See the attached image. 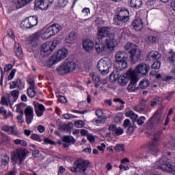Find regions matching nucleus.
Wrapping results in <instances>:
<instances>
[{
  "label": "nucleus",
  "mask_w": 175,
  "mask_h": 175,
  "mask_svg": "<svg viewBox=\"0 0 175 175\" xmlns=\"http://www.w3.org/2000/svg\"><path fill=\"white\" fill-rule=\"evenodd\" d=\"M98 41L99 43L96 42L95 44V49L98 54H107L109 50H113L116 47V38L113 33H111L106 38V44L102 43V40H98Z\"/></svg>",
  "instance_id": "f257e3e1"
},
{
  "label": "nucleus",
  "mask_w": 175,
  "mask_h": 175,
  "mask_svg": "<svg viewBox=\"0 0 175 175\" xmlns=\"http://www.w3.org/2000/svg\"><path fill=\"white\" fill-rule=\"evenodd\" d=\"M116 64L115 68L118 72L120 70H124L128 67V53L124 51H120L116 53Z\"/></svg>",
  "instance_id": "f03ea898"
},
{
  "label": "nucleus",
  "mask_w": 175,
  "mask_h": 175,
  "mask_svg": "<svg viewBox=\"0 0 175 175\" xmlns=\"http://www.w3.org/2000/svg\"><path fill=\"white\" fill-rule=\"evenodd\" d=\"M29 151L25 148H18L15 151L12 152V162L13 165H17V162H19V165H21L28 154Z\"/></svg>",
  "instance_id": "7ed1b4c3"
},
{
  "label": "nucleus",
  "mask_w": 175,
  "mask_h": 175,
  "mask_svg": "<svg viewBox=\"0 0 175 175\" xmlns=\"http://www.w3.org/2000/svg\"><path fill=\"white\" fill-rule=\"evenodd\" d=\"M162 114H163L162 108L154 112L153 117L149 120L147 124V128L149 131L154 129L155 126H158L161 122H163V117H162Z\"/></svg>",
  "instance_id": "20e7f679"
},
{
  "label": "nucleus",
  "mask_w": 175,
  "mask_h": 175,
  "mask_svg": "<svg viewBox=\"0 0 175 175\" xmlns=\"http://www.w3.org/2000/svg\"><path fill=\"white\" fill-rule=\"evenodd\" d=\"M76 69V63L70 60H65L59 67L56 68L58 75L63 76V75H68L70 72H73Z\"/></svg>",
  "instance_id": "39448f33"
},
{
  "label": "nucleus",
  "mask_w": 175,
  "mask_h": 175,
  "mask_svg": "<svg viewBox=\"0 0 175 175\" xmlns=\"http://www.w3.org/2000/svg\"><path fill=\"white\" fill-rule=\"evenodd\" d=\"M90 166V161L83 159H79L74 163V167H70L72 173H85Z\"/></svg>",
  "instance_id": "423d86ee"
},
{
  "label": "nucleus",
  "mask_w": 175,
  "mask_h": 175,
  "mask_svg": "<svg viewBox=\"0 0 175 175\" xmlns=\"http://www.w3.org/2000/svg\"><path fill=\"white\" fill-rule=\"evenodd\" d=\"M59 44V41L58 40H53L52 42H49L43 44L41 46L40 55L41 57H49L57 45Z\"/></svg>",
  "instance_id": "0eeeda50"
},
{
  "label": "nucleus",
  "mask_w": 175,
  "mask_h": 175,
  "mask_svg": "<svg viewBox=\"0 0 175 175\" xmlns=\"http://www.w3.org/2000/svg\"><path fill=\"white\" fill-rule=\"evenodd\" d=\"M110 66H111V60L109 57L101 59L97 64V68L103 75H105L110 72Z\"/></svg>",
  "instance_id": "6e6552de"
},
{
  "label": "nucleus",
  "mask_w": 175,
  "mask_h": 175,
  "mask_svg": "<svg viewBox=\"0 0 175 175\" xmlns=\"http://www.w3.org/2000/svg\"><path fill=\"white\" fill-rule=\"evenodd\" d=\"M62 29V27L59 24H53L49 27L46 31L42 34V38L44 40L49 39L52 36L57 35Z\"/></svg>",
  "instance_id": "1a4fd4ad"
},
{
  "label": "nucleus",
  "mask_w": 175,
  "mask_h": 175,
  "mask_svg": "<svg viewBox=\"0 0 175 175\" xmlns=\"http://www.w3.org/2000/svg\"><path fill=\"white\" fill-rule=\"evenodd\" d=\"M158 169H161L163 172H170V170H173V165H172V160L166 158L161 157L159 161L156 162Z\"/></svg>",
  "instance_id": "9d476101"
},
{
  "label": "nucleus",
  "mask_w": 175,
  "mask_h": 175,
  "mask_svg": "<svg viewBox=\"0 0 175 175\" xmlns=\"http://www.w3.org/2000/svg\"><path fill=\"white\" fill-rule=\"evenodd\" d=\"M150 70V65L146 64H138L135 70H132L131 68L127 72V74H129L133 72L134 75L137 77V73L139 75H142L143 76H146L148 73V71Z\"/></svg>",
  "instance_id": "9b49d317"
},
{
  "label": "nucleus",
  "mask_w": 175,
  "mask_h": 175,
  "mask_svg": "<svg viewBox=\"0 0 175 175\" xmlns=\"http://www.w3.org/2000/svg\"><path fill=\"white\" fill-rule=\"evenodd\" d=\"M162 136L161 131H157L154 133L152 142L149 145V151L151 154H155L158 152V140Z\"/></svg>",
  "instance_id": "f8f14e48"
},
{
  "label": "nucleus",
  "mask_w": 175,
  "mask_h": 175,
  "mask_svg": "<svg viewBox=\"0 0 175 175\" xmlns=\"http://www.w3.org/2000/svg\"><path fill=\"white\" fill-rule=\"evenodd\" d=\"M38 25V16H29L21 24V27L23 28H33V27Z\"/></svg>",
  "instance_id": "ddd939ff"
},
{
  "label": "nucleus",
  "mask_w": 175,
  "mask_h": 175,
  "mask_svg": "<svg viewBox=\"0 0 175 175\" xmlns=\"http://www.w3.org/2000/svg\"><path fill=\"white\" fill-rule=\"evenodd\" d=\"M127 77L131 80L127 90L129 92H135V91H136V84L137 81H139V79L136 77V75L133 72H131V71L129 74L127 73Z\"/></svg>",
  "instance_id": "4468645a"
},
{
  "label": "nucleus",
  "mask_w": 175,
  "mask_h": 175,
  "mask_svg": "<svg viewBox=\"0 0 175 175\" xmlns=\"http://www.w3.org/2000/svg\"><path fill=\"white\" fill-rule=\"evenodd\" d=\"M118 21L122 23H128L129 21V11L125 8H122L116 16Z\"/></svg>",
  "instance_id": "2eb2a0df"
},
{
  "label": "nucleus",
  "mask_w": 175,
  "mask_h": 175,
  "mask_svg": "<svg viewBox=\"0 0 175 175\" xmlns=\"http://www.w3.org/2000/svg\"><path fill=\"white\" fill-rule=\"evenodd\" d=\"M110 32V29L109 27H100L98 29L97 32V39L98 40H102L103 38H109L111 34H109Z\"/></svg>",
  "instance_id": "dca6fc26"
},
{
  "label": "nucleus",
  "mask_w": 175,
  "mask_h": 175,
  "mask_svg": "<svg viewBox=\"0 0 175 175\" xmlns=\"http://www.w3.org/2000/svg\"><path fill=\"white\" fill-rule=\"evenodd\" d=\"M131 59L133 62H137L140 59L142 55V51L137 46H134L132 51H130Z\"/></svg>",
  "instance_id": "f3484780"
},
{
  "label": "nucleus",
  "mask_w": 175,
  "mask_h": 175,
  "mask_svg": "<svg viewBox=\"0 0 175 175\" xmlns=\"http://www.w3.org/2000/svg\"><path fill=\"white\" fill-rule=\"evenodd\" d=\"M24 113L26 117V122L29 125L33 120V108L31 106H27L25 109Z\"/></svg>",
  "instance_id": "a211bd4d"
},
{
  "label": "nucleus",
  "mask_w": 175,
  "mask_h": 175,
  "mask_svg": "<svg viewBox=\"0 0 175 175\" xmlns=\"http://www.w3.org/2000/svg\"><path fill=\"white\" fill-rule=\"evenodd\" d=\"M35 6L41 10H46L50 5V0H35Z\"/></svg>",
  "instance_id": "6ab92c4d"
},
{
  "label": "nucleus",
  "mask_w": 175,
  "mask_h": 175,
  "mask_svg": "<svg viewBox=\"0 0 175 175\" xmlns=\"http://www.w3.org/2000/svg\"><path fill=\"white\" fill-rule=\"evenodd\" d=\"M68 54H69V51L68 49L65 48H62L59 49L56 53L53 55L56 57L57 60L59 62V61H62L64 58L68 57Z\"/></svg>",
  "instance_id": "aec40b11"
},
{
  "label": "nucleus",
  "mask_w": 175,
  "mask_h": 175,
  "mask_svg": "<svg viewBox=\"0 0 175 175\" xmlns=\"http://www.w3.org/2000/svg\"><path fill=\"white\" fill-rule=\"evenodd\" d=\"M162 55L158 51H152L147 55L148 61H154V59H159Z\"/></svg>",
  "instance_id": "412c9836"
},
{
  "label": "nucleus",
  "mask_w": 175,
  "mask_h": 175,
  "mask_svg": "<svg viewBox=\"0 0 175 175\" xmlns=\"http://www.w3.org/2000/svg\"><path fill=\"white\" fill-rule=\"evenodd\" d=\"M131 25L135 31H141L143 29V21L140 18L135 19L132 22Z\"/></svg>",
  "instance_id": "4be33fe9"
},
{
  "label": "nucleus",
  "mask_w": 175,
  "mask_h": 175,
  "mask_svg": "<svg viewBox=\"0 0 175 175\" xmlns=\"http://www.w3.org/2000/svg\"><path fill=\"white\" fill-rule=\"evenodd\" d=\"M11 95L8 96V102L12 104L13 102H16L17 100V98H18V95L20 94V91L15 90H12L10 92Z\"/></svg>",
  "instance_id": "5701e85b"
},
{
  "label": "nucleus",
  "mask_w": 175,
  "mask_h": 175,
  "mask_svg": "<svg viewBox=\"0 0 175 175\" xmlns=\"http://www.w3.org/2000/svg\"><path fill=\"white\" fill-rule=\"evenodd\" d=\"M83 47L85 51H92L94 42L91 40H85L83 42Z\"/></svg>",
  "instance_id": "b1692460"
},
{
  "label": "nucleus",
  "mask_w": 175,
  "mask_h": 175,
  "mask_svg": "<svg viewBox=\"0 0 175 175\" xmlns=\"http://www.w3.org/2000/svg\"><path fill=\"white\" fill-rule=\"evenodd\" d=\"M14 53L18 58H23V49L21 48V45L18 42L15 43L14 46Z\"/></svg>",
  "instance_id": "393cba45"
},
{
  "label": "nucleus",
  "mask_w": 175,
  "mask_h": 175,
  "mask_svg": "<svg viewBox=\"0 0 175 175\" xmlns=\"http://www.w3.org/2000/svg\"><path fill=\"white\" fill-rule=\"evenodd\" d=\"M16 126H4L3 127V131L4 132H8L10 135H17V131H16Z\"/></svg>",
  "instance_id": "a878e982"
},
{
  "label": "nucleus",
  "mask_w": 175,
  "mask_h": 175,
  "mask_svg": "<svg viewBox=\"0 0 175 175\" xmlns=\"http://www.w3.org/2000/svg\"><path fill=\"white\" fill-rule=\"evenodd\" d=\"M58 62H59L58 60L56 59L55 56L53 55L46 62V66H48V68H51V66H54V65H55V64H58Z\"/></svg>",
  "instance_id": "bb28decb"
},
{
  "label": "nucleus",
  "mask_w": 175,
  "mask_h": 175,
  "mask_svg": "<svg viewBox=\"0 0 175 175\" xmlns=\"http://www.w3.org/2000/svg\"><path fill=\"white\" fill-rule=\"evenodd\" d=\"M32 0H17L16 1V9H20L24 8L25 5H28L29 2H31Z\"/></svg>",
  "instance_id": "cd10ccee"
},
{
  "label": "nucleus",
  "mask_w": 175,
  "mask_h": 175,
  "mask_svg": "<svg viewBox=\"0 0 175 175\" xmlns=\"http://www.w3.org/2000/svg\"><path fill=\"white\" fill-rule=\"evenodd\" d=\"M76 39V33L75 31H71L68 36L66 38L65 40L66 43L71 44L75 42Z\"/></svg>",
  "instance_id": "c85d7f7f"
},
{
  "label": "nucleus",
  "mask_w": 175,
  "mask_h": 175,
  "mask_svg": "<svg viewBox=\"0 0 175 175\" xmlns=\"http://www.w3.org/2000/svg\"><path fill=\"white\" fill-rule=\"evenodd\" d=\"M130 5L131 8H142L143 5V1L142 0H131Z\"/></svg>",
  "instance_id": "c756f323"
},
{
  "label": "nucleus",
  "mask_w": 175,
  "mask_h": 175,
  "mask_svg": "<svg viewBox=\"0 0 175 175\" xmlns=\"http://www.w3.org/2000/svg\"><path fill=\"white\" fill-rule=\"evenodd\" d=\"M62 140L64 143H71L72 144H75L76 143V139L72 136L65 135L62 137Z\"/></svg>",
  "instance_id": "7c9ffc66"
},
{
  "label": "nucleus",
  "mask_w": 175,
  "mask_h": 175,
  "mask_svg": "<svg viewBox=\"0 0 175 175\" xmlns=\"http://www.w3.org/2000/svg\"><path fill=\"white\" fill-rule=\"evenodd\" d=\"M38 42L39 36L38 34L33 35L31 38L30 44H31V46H33V47H36V46H38Z\"/></svg>",
  "instance_id": "2f4dec72"
},
{
  "label": "nucleus",
  "mask_w": 175,
  "mask_h": 175,
  "mask_svg": "<svg viewBox=\"0 0 175 175\" xmlns=\"http://www.w3.org/2000/svg\"><path fill=\"white\" fill-rule=\"evenodd\" d=\"M126 117H129L133 120V122H136L137 118H138L139 116L137 114L135 113L133 111H130L129 112L126 113Z\"/></svg>",
  "instance_id": "473e14b6"
},
{
  "label": "nucleus",
  "mask_w": 175,
  "mask_h": 175,
  "mask_svg": "<svg viewBox=\"0 0 175 175\" xmlns=\"http://www.w3.org/2000/svg\"><path fill=\"white\" fill-rule=\"evenodd\" d=\"M148 85H150V81L147 79H142L139 83V88L142 90H146Z\"/></svg>",
  "instance_id": "72a5a7b5"
},
{
  "label": "nucleus",
  "mask_w": 175,
  "mask_h": 175,
  "mask_svg": "<svg viewBox=\"0 0 175 175\" xmlns=\"http://www.w3.org/2000/svg\"><path fill=\"white\" fill-rule=\"evenodd\" d=\"M130 78L128 77V73L126 74V77L122 76L121 75L120 77V85L122 87H125V85H126V84H128V81L129 80Z\"/></svg>",
  "instance_id": "f704fd0d"
},
{
  "label": "nucleus",
  "mask_w": 175,
  "mask_h": 175,
  "mask_svg": "<svg viewBox=\"0 0 175 175\" xmlns=\"http://www.w3.org/2000/svg\"><path fill=\"white\" fill-rule=\"evenodd\" d=\"M121 76L122 75H120L118 72H112L109 76V79L111 81H117V80H120L121 79Z\"/></svg>",
  "instance_id": "c9c22d12"
},
{
  "label": "nucleus",
  "mask_w": 175,
  "mask_h": 175,
  "mask_svg": "<svg viewBox=\"0 0 175 175\" xmlns=\"http://www.w3.org/2000/svg\"><path fill=\"white\" fill-rule=\"evenodd\" d=\"M27 95L29 98H35V96L36 95L35 88H29L27 89Z\"/></svg>",
  "instance_id": "e433bc0d"
},
{
  "label": "nucleus",
  "mask_w": 175,
  "mask_h": 175,
  "mask_svg": "<svg viewBox=\"0 0 175 175\" xmlns=\"http://www.w3.org/2000/svg\"><path fill=\"white\" fill-rule=\"evenodd\" d=\"M14 143H15V144L16 146H22V147H25V146H27V142L24 139H16L14 141Z\"/></svg>",
  "instance_id": "4c0bfd02"
},
{
  "label": "nucleus",
  "mask_w": 175,
  "mask_h": 175,
  "mask_svg": "<svg viewBox=\"0 0 175 175\" xmlns=\"http://www.w3.org/2000/svg\"><path fill=\"white\" fill-rule=\"evenodd\" d=\"M31 139L32 140H35L36 142H39L40 143H42V142H43V140L42 139V136L36 134V133H33L31 135Z\"/></svg>",
  "instance_id": "58836bf2"
},
{
  "label": "nucleus",
  "mask_w": 175,
  "mask_h": 175,
  "mask_svg": "<svg viewBox=\"0 0 175 175\" xmlns=\"http://www.w3.org/2000/svg\"><path fill=\"white\" fill-rule=\"evenodd\" d=\"M137 46L135 45V44H132V43H127L126 44V45L124 46V49L126 51H129V53H130V51H132L133 50V49H135V47H136Z\"/></svg>",
  "instance_id": "ea45409f"
},
{
  "label": "nucleus",
  "mask_w": 175,
  "mask_h": 175,
  "mask_svg": "<svg viewBox=\"0 0 175 175\" xmlns=\"http://www.w3.org/2000/svg\"><path fill=\"white\" fill-rule=\"evenodd\" d=\"M73 128V123H68V124H63L61 126V129L63 131H70Z\"/></svg>",
  "instance_id": "a19ab883"
},
{
  "label": "nucleus",
  "mask_w": 175,
  "mask_h": 175,
  "mask_svg": "<svg viewBox=\"0 0 175 175\" xmlns=\"http://www.w3.org/2000/svg\"><path fill=\"white\" fill-rule=\"evenodd\" d=\"M69 3V0H58L57 5L59 8H65Z\"/></svg>",
  "instance_id": "79ce46f5"
},
{
  "label": "nucleus",
  "mask_w": 175,
  "mask_h": 175,
  "mask_svg": "<svg viewBox=\"0 0 175 175\" xmlns=\"http://www.w3.org/2000/svg\"><path fill=\"white\" fill-rule=\"evenodd\" d=\"M98 118L99 119L96 120V124H105L107 120V117L105 115Z\"/></svg>",
  "instance_id": "37998d69"
},
{
  "label": "nucleus",
  "mask_w": 175,
  "mask_h": 175,
  "mask_svg": "<svg viewBox=\"0 0 175 175\" xmlns=\"http://www.w3.org/2000/svg\"><path fill=\"white\" fill-rule=\"evenodd\" d=\"M10 161V159L9 158V156L5 155L1 159V164L3 165L4 166H6L8 163H9Z\"/></svg>",
  "instance_id": "c03bdc74"
},
{
  "label": "nucleus",
  "mask_w": 175,
  "mask_h": 175,
  "mask_svg": "<svg viewBox=\"0 0 175 175\" xmlns=\"http://www.w3.org/2000/svg\"><path fill=\"white\" fill-rule=\"evenodd\" d=\"M22 106H24V103H19L16 105V113H20L21 116L24 115V111L21 109Z\"/></svg>",
  "instance_id": "a18cd8bd"
},
{
  "label": "nucleus",
  "mask_w": 175,
  "mask_h": 175,
  "mask_svg": "<svg viewBox=\"0 0 175 175\" xmlns=\"http://www.w3.org/2000/svg\"><path fill=\"white\" fill-rule=\"evenodd\" d=\"M146 121V118L144 116H142L139 118H137L135 120V122H137V125L142 126L144 124V122Z\"/></svg>",
  "instance_id": "49530a36"
},
{
  "label": "nucleus",
  "mask_w": 175,
  "mask_h": 175,
  "mask_svg": "<svg viewBox=\"0 0 175 175\" xmlns=\"http://www.w3.org/2000/svg\"><path fill=\"white\" fill-rule=\"evenodd\" d=\"M151 68L152 69H154L155 70H158V69H160L161 68V62L159 61H156L154 62L152 66H151Z\"/></svg>",
  "instance_id": "de8ad7c7"
},
{
  "label": "nucleus",
  "mask_w": 175,
  "mask_h": 175,
  "mask_svg": "<svg viewBox=\"0 0 175 175\" xmlns=\"http://www.w3.org/2000/svg\"><path fill=\"white\" fill-rule=\"evenodd\" d=\"M115 150L118 151V152L124 151L125 150V146H124V144H117L115 147Z\"/></svg>",
  "instance_id": "09e8293b"
},
{
  "label": "nucleus",
  "mask_w": 175,
  "mask_h": 175,
  "mask_svg": "<svg viewBox=\"0 0 175 175\" xmlns=\"http://www.w3.org/2000/svg\"><path fill=\"white\" fill-rule=\"evenodd\" d=\"M109 131H110V132H111L112 135H115L116 134V131H117V125L116 124H111L109 126Z\"/></svg>",
  "instance_id": "8fccbe9b"
},
{
  "label": "nucleus",
  "mask_w": 175,
  "mask_h": 175,
  "mask_svg": "<svg viewBox=\"0 0 175 175\" xmlns=\"http://www.w3.org/2000/svg\"><path fill=\"white\" fill-rule=\"evenodd\" d=\"M36 109L37 110H41L42 111H46V107H44V105L43 104L36 103L35 105Z\"/></svg>",
  "instance_id": "3c124183"
},
{
  "label": "nucleus",
  "mask_w": 175,
  "mask_h": 175,
  "mask_svg": "<svg viewBox=\"0 0 175 175\" xmlns=\"http://www.w3.org/2000/svg\"><path fill=\"white\" fill-rule=\"evenodd\" d=\"M75 126L76 128H83V126H84V122L83 120L75 122Z\"/></svg>",
  "instance_id": "603ef678"
},
{
  "label": "nucleus",
  "mask_w": 175,
  "mask_h": 175,
  "mask_svg": "<svg viewBox=\"0 0 175 175\" xmlns=\"http://www.w3.org/2000/svg\"><path fill=\"white\" fill-rule=\"evenodd\" d=\"M64 118L65 120H71V118H77V116L75 115H72L70 113H66L63 115Z\"/></svg>",
  "instance_id": "864d4df0"
},
{
  "label": "nucleus",
  "mask_w": 175,
  "mask_h": 175,
  "mask_svg": "<svg viewBox=\"0 0 175 175\" xmlns=\"http://www.w3.org/2000/svg\"><path fill=\"white\" fill-rule=\"evenodd\" d=\"M122 133H124V130L121 129V127H117L114 135L120 136V135H122Z\"/></svg>",
  "instance_id": "5fc2aeb1"
},
{
  "label": "nucleus",
  "mask_w": 175,
  "mask_h": 175,
  "mask_svg": "<svg viewBox=\"0 0 175 175\" xmlns=\"http://www.w3.org/2000/svg\"><path fill=\"white\" fill-rule=\"evenodd\" d=\"M28 83L31 85L29 88H35V80L33 78H29Z\"/></svg>",
  "instance_id": "6e6d98bb"
},
{
  "label": "nucleus",
  "mask_w": 175,
  "mask_h": 175,
  "mask_svg": "<svg viewBox=\"0 0 175 175\" xmlns=\"http://www.w3.org/2000/svg\"><path fill=\"white\" fill-rule=\"evenodd\" d=\"M16 69L12 70L11 72L8 76V80H13V79H14V75H16Z\"/></svg>",
  "instance_id": "4d7b16f0"
},
{
  "label": "nucleus",
  "mask_w": 175,
  "mask_h": 175,
  "mask_svg": "<svg viewBox=\"0 0 175 175\" xmlns=\"http://www.w3.org/2000/svg\"><path fill=\"white\" fill-rule=\"evenodd\" d=\"M44 144H51V146H53V144H55V142L49 138H44Z\"/></svg>",
  "instance_id": "13d9d810"
},
{
  "label": "nucleus",
  "mask_w": 175,
  "mask_h": 175,
  "mask_svg": "<svg viewBox=\"0 0 175 175\" xmlns=\"http://www.w3.org/2000/svg\"><path fill=\"white\" fill-rule=\"evenodd\" d=\"M96 116L98 117V118H100V117H103L105 116V113H103V110L102 109H98L96 111Z\"/></svg>",
  "instance_id": "bf43d9fd"
},
{
  "label": "nucleus",
  "mask_w": 175,
  "mask_h": 175,
  "mask_svg": "<svg viewBox=\"0 0 175 175\" xmlns=\"http://www.w3.org/2000/svg\"><path fill=\"white\" fill-rule=\"evenodd\" d=\"M12 68H13V66L11 64H5L4 66V72H9L12 70Z\"/></svg>",
  "instance_id": "052dcab7"
},
{
  "label": "nucleus",
  "mask_w": 175,
  "mask_h": 175,
  "mask_svg": "<svg viewBox=\"0 0 175 175\" xmlns=\"http://www.w3.org/2000/svg\"><path fill=\"white\" fill-rule=\"evenodd\" d=\"M58 100L60 102V103H66V102H68L66 98H65L64 96H59Z\"/></svg>",
  "instance_id": "680f3d73"
},
{
  "label": "nucleus",
  "mask_w": 175,
  "mask_h": 175,
  "mask_svg": "<svg viewBox=\"0 0 175 175\" xmlns=\"http://www.w3.org/2000/svg\"><path fill=\"white\" fill-rule=\"evenodd\" d=\"M15 83H16V87L21 90V88H23V83L21 82V80L20 79H16V81H15Z\"/></svg>",
  "instance_id": "e2e57ef3"
},
{
  "label": "nucleus",
  "mask_w": 175,
  "mask_h": 175,
  "mask_svg": "<svg viewBox=\"0 0 175 175\" xmlns=\"http://www.w3.org/2000/svg\"><path fill=\"white\" fill-rule=\"evenodd\" d=\"M134 131H135V126L131 124L128 126L127 133H133Z\"/></svg>",
  "instance_id": "0e129e2a"
},
{
  "label": "nucleus",
  "mask_w": 175,
  "mask_h": 175,
  "mask_svg": "<svg viewBox=\"0 0 175 175\" xmlns=\"http://www.w3.org/2000/svg\"><path fill=\"white\" fill-rule=\"evenodd\" d=\"M148 39L150 43H155L157 42V37L155 36H150Z\"/></svg>",
  "instance_id": "69168bd1"
},
{
  "label": "nucleus",
  "mask_w": 175,
  "mask_h": 175,
  "mask_svg": "<svg viewBox=\"0 0 175 175\" xmlns=\"http://www.w3.org/2000/svg\"><path fill=\"white\" fill-rule=\"evenodd\" d=\"M134 110L135 111H138V113H141V111H143V110H144V107H142L140 105H137L134 107Z\"/></svg>",
  "instance_id": "338daca9"
},
{
  "label": "nucleus",
  "mask_w": 175,
  "mask_h": 175,
  "mask_svg": "<svg viewBox=\"0 0 175 175\" xmlns=\"http://www.w3.org/2000/svg\"><path fill=\"white\" fill-rule=\"evenodd\" d=\"M168 60L170 61V62L175 65V53L172 54L171 57H168Z\"/></svg>",
  "instance_id": "774afa93"
}]
</instances>
